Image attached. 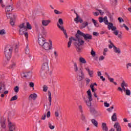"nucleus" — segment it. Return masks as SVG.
Instances as JSON below:
<instances>
[{
	"label": "nucleus",
	"instance_id": "41",
	"mask_svg": "<svg viewBox=\"0 0 131 131\" xmlns=\"http://www.w3.org/2000/svg\"><path fill=\"white\" fill-rule=\"evenodd\" d=\"M58 23L59 25H63V19L62 18H59L58 19Z\"/></svg>",
	"mask_w": 131,
	"mask_h": 131
},
{
	"label": "nucleus",
	"instance_id": "45",
	"mask_svg": "<svg viewBox=\"0 0 131 131\" xmlns=\"http://www.w3.org/2000/svg\"><path fill=\"white\" fill-rule=\"evenodd\" d=\"M14 92L16 93H18L19 92V86H16L14 88Z\"/></svg>",
	"mask_w": 131,
	"mask_h": 131
},
{
	"label": "nucleus",
	"instance_id": "17",
	"mask_svg": "<svg viewBox=\"0 0 131 131\" xmlns=\"http://www.w3.org/2000/svg\"><path fill=\"white\" fill-rule=\"evenodd\" d=\"M85 70L88 72L89 74L90 77H93L94 71L93 70H91L89 67L85 68Z\"/></svg>",
	"mask_w": 131,
	"mask_h": 131
},
{
	"label": "nucleus",
	"instance_id": "11",
	"mask_svg": "<svg viewBox=\"0 0 131 131\" xmlns=\"http://www.w3.org/2000/svg\"><path fill=\"white\" fill-rule=\"evenodd\" d=\"M47 42V40L45 38L41 35H39V38L38 39V42L39 45L42 47V46Z\"/></svg>",
	"mask_w": 131,
	"mask_h": 131
},
{
	"label": "nucleus",
	"instance_id": "50",
	"mask_svg": "<svg viewBox=\"0 0 131 131\" xmlns=\"http://www.w3.org/2000/svg\"><path fill=\"white\" fill-rule=\"evenodd\" d=\"M114 108V105L112 106L111 107L109 108H107V111H108L109 112H111L112 111V110Z\"/></svg>",
	"mask_w": 131,
	"mask_h": 131
},
{
	"label": "nucleus",
	"instance_id": "22",
	"mask_svg": "<svg viewBox=\"0 0 131 131\" xmlns=\"http://www.w3.org/2000/svg\"><path fill=\"white\" fill-rule=\"evenodd\" d=\"M37 97V95L35 93H34V94H31L29 96V99H32L34 100H35L36 98Z\"/></svg>",
	"mask_w": 131,
	"mask_h": 131
},
{
	"label": "nucleus",
	"instance_id": "49",
	"mask_svg": "<svg viewBox=\"0 0 131 131\" xmlns=\"http://www.w3.org/2000/svg\"><path fill=\"white\" fill-rule=\"evenodd\" d=\"M54 54L55 58H57L58 56V54L56 51H54Z\"/></svg>",
	"mask_w": 131,
	"mask_h": 131
},
{
	"label": "nucleus",
	"instance_id": "40",
	"mask_svg": "<svg viewBox=\"0 0 131 131\" xmlns=\"http://www.w3.org/2000/svg\"><path fill=\"white\" fill-rule=\"evenodd\" d=\"M25 53L26 54H29V48L28 45H27V47H26V48L25 49Z\"/></svg>",
	"mask_w": 131,
	"mask_h": 131
},
{
	"label": "nucleus",
	"instance_id": "15",
	"mask_svg": "<svg viewBox=\"0 0 131 131\" xmlns=\"http://www.w3.org/2000/svg\"><path fill=\"white\" fill-rule=\"evenodd\" d=\"M8 126H9L10 131H13L14 130H15V129H16L15 124L14 123H12L11 122H9Z\"/></svg>",
	"mask_w": 131,
	"mask_h": 131
},
{
	"label": "nucleus",
	"instance_id": "51",
	"mask_svg": "<svg viewBox=\"0 0 131 131\" xmlns=\"http://www.w3.org/2000/svg\"><path fill=\"white\" fill-rule=\"evenodd\" d=\"M48 86H46V85H45L43 87V92H47L48 91Z\"/></svg>",
	"mask_w": 131,
	"mask_h": 131
},
{
	"label": "nucleus",
	"instance_id": "48",
	"mask_svg": "<svg viewBox=\"0 0 131 131\" xmlns=\"http://www.w3.org/2000/svg\"><path fill=\"white\" fill-rule=\"evenodd\" d=\"M52 83L53 84H55V83H57V80L56 78L52 79Z\"/></svg>",
	"mask_w": 131,
	"mask_h": 131
},
{
	"label": "nucleus",
	"instance_id": "63",
	"mask_svg": "<svg viewBox=\"0 0 131 131\" xmlns=\"http://www.w3.org/2000/svg\"><path fill=\"white\" fill-rule=\"evenodd\" d=\"M111 30L112 31H116V30H117V28L115 26H114V25L112 26V27L111 28Z\"/></svg>",
	"mask_w": 131,
	"mask_h": 131
},
{
	"label": "nucleus",
	"instance_id": "54",
	"mask_svg": "<svg viewBox=\"0 0 131 131\" xmlns=\"http://www.w3.org/2000/svg\"><path fill=\"white\" fill-rule=\"evenodd\" d=\"M120 27H121V28L124 27L126 30H127V31L129 30V28L124 24H123V26H120Z\"/></svg>",
	"mask_w": 131,
	"mask_h": 131
},
{
	"label": "nucleus",
	"instance_id": "29",
	"mask_svg": "<svg viewBox=\"0 0 131 131\" xmlns=\"http://www.w3.org/2000/svg\"><path fill=\"white\" fill-rule=\"evenodd\" d=\"M16 67V62H12V64L10 66V69H14Z\"/></svg>",
	"mask_w": 131,
	"mask_h": 131
},
{
	"label": "nucleus",
	"instance_id": "20",
	"mask_svg": "<svg viewBox=\"0 0 131 131\" xmlns=\"http://www.w3.org/2000/svg\"><path fill=\"white\" fill-rule=\"evenodd\" d=\"M47 74H46V71L45 70L41 69L40 71V75L42 78H45L46 77Z\"/></svg>",
	"mask_w": 131,
	"mask_h": 131
},
{
	"label": "nucleus",
	"instance_id": "1",
	"mask_svg": "<svg viewBox=\"0 0 131 131\" xmlns=\"http://www.w3.org/2000/svg\"><path fill=\"white\" fill-rule=\"evenodd\" d=\"M72 41H74V45L75 47L77 52L78 53H81L82 52V48L81 47L82 45V41L81 40H79L77 36H76L75 37H71L69 38V41L68 43V48H70L71 47V44H72Z\"/></svg>",
	"mask_w": 131,
	"mask_h": 131
},
{
	"label": "nucleus",
	"instance_id": "12",
	"mask_svg": "<svg viewBox=\"0 0 131 131\" xmlns=\"http://www.w3.org/2000/svg\"><path fill=\"white\" fill-rule=\"evenodd\" d=\"M57 26L59 29H60L62 31H63V33L66 36V38H68V34L67 33V31L65 30L63 25H59V24H57Z\"/></svg>",
	"mask_w": 131,
	"mask_h": 131
},
{
	"label": "nucleus",
	"instance_id": "57",
	"mask_svg": "<svg viewBox=\"0 0 131 131\" xmlns=\"http://www.w3.org/2000/svg\"><path fill=\"white\" fill-rule=\"evenodd\" d=\"M88 25V22H84L82 24V26L83 28H85V27H86Z\"/></svg>",
	"mask_w": 131,
	"mask_h": 131
},
{
	"label": "nucleus",
	"instance_id": "3",
	"mask_svg": "<svg viewBox=\"0 0 131 131\" xmlns=\"http://www.w3.org/2000/svg\"><path fill=\"white\" fill-rule=\"evenodd\" d=\"M76 37H77L79 40H81L82 41L81 47L83 46L84 43V41L83 40L82 37L84 38L85 41L88 42H89L90 40L92 39V35L88 33L85 34L79 30L77 31V33L76 34Z\"/></svg>",
	"mask_w": 131,
	"mask_h": 131
},
{
	"label": "nucleus",
	"instance_id": "52",
	"mask_svg": "<svg viewBox=\"0 0 131 131\" xmlns=\"http://www.w3.org/2000/svg\"><path fill=\"white\" fill-rule=\"evenodd\" d=\"M114 47H115V46H114V45L113 43H111V45H108V48L109 49H112L113 48V49H114Z\"/></svg>",
	"mask_w": 131,
	"mask_h": 131
},
{
	"label": "nucleus",
	"instance_id": "6",
	"mask_svg": "<svg viewBox=\"0 0 131 131\" xmlns=\"http://www.w3.org/2000/svg\"><path fill=\"white\" fill-rule=\"evenodd\" d=\"M19 34H20V35H23L24 34L25 36L27 39L28 33L27 32V29L26 27L25 26V23H23L20 24L19 26Z\"/></svg>",
	"mask_w": 131,
	"mask_h": 131
},
{
	"label": "nucleus",
	"instance_id": "4",
	"mask_svg": "<svg viewBox=\"0 0 131 131\" xmlns=\"http://www.w3.org/2000/svg\"><path fill=\"white\" fill-rule=\"evenodd\" d=\"M42 67L41 70H45L46 74L49 73V59L47 55H43L42 59Z\"/></svg>",
	"mask_w": 131,
	"mask_h": 131
},
{
	"label": "nucleus",
	"instance_id": "56",
	"mask_svg": "<svg viewBox=\"0 0 131 131\" xmlns=\"http://www.w3.org/2000/svg\"><path fill=\"white\" fill-rule=\"evenodd\" d=\"M119 31L118 30H115L114 32H113V33L114 34H115V35H118L119 34Z\"/></svg>",
	"mask_w": 131,
	"mask_h": 131
},
{
	"label": "nucleus",
	"instance_id": "38",
	"mask_svg": "<svg viewBox=\"0 0 131 131\" xmlns=\"http://www.w3.org/2000/svg\"><path fill=\"white\" fill-rule=\"evenodd\" d=\"M90 88H91V90L92 91V92L93 93H95V92L96 91V89H94V85L92 84L91 85H90Z\"/></svg>",
	"mask_w": 131,
	"mask_h": 131
},
{
	"label": "nucleus",
	"instance_id": "64",
	"mask_svg": "<svg viewBox=\"0 0 131 131\" xmlns=\"http://www.w3.org/2000/svg\"><path fill=\"white\" fill-rule=\"evenodd\" d=\"M46 115L45 114L44 115H43V116H42L41 119H42V120H45V119H46Z\"/></svg>",
	"mask_w": 131,
	"mask_h": 131
},
{
	"label": "nucleus",
	"instance_id": "13",
	"mask_svg": "<svg viewBox=\"0 0 131 131\" xmlns=\"http://www.w3.org/2000/svg\"><path fill=\"white\" fill-rule=\"evenodd\" d=\"M57 26L59 29H60L62 31H63V33L66 36V38H68V34L67 33V31L65 30L63 25H59V24H57Z\"/></svg>",
	"mask_w": 131,
	"mask_h": 131
},
{
	"label": "nucleus",
	"instance_id": "35",
	"mask_svg": "<svg viewBox=\"0 0 131 131\" xmlns=\"http://www.w3.org/2000/svg\"><path fill=\"white\" fill-rule=\"evenodd\" d=\"M18 99V97L17 95H15L14 96H13L11 99H10V101H15L16 100Z\"/></svg>",
	"mask_w": 131,
	"mask_h": 131
},
{
	"label": "nucleus",
	"instance_id": "33",
	"mask_svg": "<svg viewBox=\"0 0 131 131\" xmlns=\"http://www.w3.org/2000/svg\"><path fill=\"white\" fill-rule=\"evenodd\" d=\"M47 31H46L45 29H43L42 30V32H41V33L40 34V35H42V36L44 37V36L47 35Z\"/></svg>",
	"mask_w": 131,
	"mask_h": 131
},
{
	"label": "nucleus",
	"instance_id": "9",
	"mask_svg": "<svg viewBox=\"0 0 131 131\" xmlns=\"http://www.w3.org/2000/svg\"><path fill=\"white\" fill-rule=\"evenodd\" d=\"M52 41H50V43L48 42H46L45 44L42 46V48L45 50L47 52L50 51L52 49Z\"/></svg>",
	"mask_w": 131,
	"mask_h": 131
},
{
	"label": "nucleus",
	"instance_id": "39",
	"mask_svg": "<svg viewBox=\"0 0 131 131\" xmlns=\"http://www.w3.org/2000/svg\"><path fill=\"white\" fill-rule=\"evenodd\" d=\"M6 34V31L4 29L0 30V35H4Z\"/></svg>",
	"mask_w": 131,
	"mask_h": 131
},
{
	"label": "nucleus",
	"instance_id": "62",
	"mask_svg": "<svg viewBox=\"0 0 131 131\" xmlns=\"http://www.w3.org/2000/svg\"><path fill=\"white\" fill-rule=\"evenodd\" d=\"M29 84H30V88H34V84L33 82H30Z\"/></svg>",
	"mask_w": 131,
	"mask_h": 131
},
{
	"label": "nucleus",
	"instance_id": "32",
	"mask_svg": "<svg viewBox=\"0 0 131 131\" xmlns=\"http://www.w3.org/2000/svg\"><path fill=\"white\" fill-rule=\"evenodd\" d=\"M91 121L96 127H98V122L95 119H93Z\"/></svg>",
	"mask_w": 131,
	"mask_h": 131
},
{
	"label": "nucleus",
	"instance_id": "28",
	"mask_svg": "<svg viewBox=\"0 0 131 131\" xmlns=\"http://www.w3.org/2000/svg\"><path fill=\"white\" fill-rule=\"evenodd\" d=\"M79 60L80 62H81L82 64H85L86 63L85 58H83V57H80Z\"/></svg>",
	"mask_w": 131,
	"mask_h": 131
},
{
	"label": "nucleus",
	"instance_id": "55",
	"mask_svg": "<svg viewBox=\"0 0 131 131\" xmlns=\"http://www.w3.org/2000/svg\"><path fill=\"white\" fill-rule=\"evenodd\" d=\"M91 55L93 57H95L96 56V53L93 50H92Z\"/></svg>",
	"mask_w": 131,
	"mask_h": 131
},
{
	"label": "nucleus",
	"instance_id": "18",
	"mask_svg": "<svg viewBox=\"0 0 131 131\" xmlns=\"http://www.w3.org/2000/svg\"><path fill=\"white\" fill-rule=\"evenodd\" d=\"M114 127L116 128L117 131H121V127L118 122L115 123Z\"/></svg>",
	"mask_w": 131,
	"mask_h": 131
},
{
	"label": "nucleus",
	"instance_id": "25",
	"mask_svg": "<svg viewBox=\"0 0 131 131\" xmlns=\"http://www.w3.org/2000/svg\"><path fill=\"white\" fill-rule=\"evenodd\" d=\"M73 64H74V70L75 72L76 73H77V72H79V69H78L77 64L76 62H74Z\"/></svg>",
	"mask_w": 131,
	"mask_h": 131
},
{
	"label": "nucleus",
	"instance_id": "16",
	"mask_svg": "<svg viewBox=\"0 0 131 131\" xmlns=\"http://www.w3.org/2000/svg\"><path fill=\"white\" fill-rule=\"evenodd\" d=\"M51 21L50 20H42L41 24L43 26L47 27L51 23Z\"/></svg>",
	"mask_w": 131,
	"mask_h": 131
},
{
	"label": "nucleus",
	"instance_id": "24",
	"mask_svg": "<svg viewBox=\"0 0 131 131\" xmlns=\"http://www.w3.org/2000/svg\"><path fill=\"white\" fill-rule=\"evenodd\" d=\"M113 50L115 53H118V54L121 53V50L119 48H117L116 46H114Z\"/></svg>",
	"mask_w": 131,
	"mask_h": 131
},
{
	"label": "nucleus",
	"instance_id": "42",
	"mask_svg": "<svg viewBox=\"0 0 131 131\" xmlns=\"http://www.w3.org/2000/svg\"><path fill=\"white\" fill-rule=\"evenodd\" d=\"M48 126H49V128L51 129H53L55 128V126L54 125H52V124L51 123H48Z\"/></svg>",
	"mask_w": 131,
	"mask_h": 131
},
{
	"label": "nucleus",
	"instance_id": "21",
	"mask_svg": "<svg viewBox=\"0 0 131 131\" xmlns=\"http://www.w3.org/2000/svg\"><path fill=\"white\" fill-rule=\"evenodd\" d=\"M76 18H74V20L76 21V23H78V22L82 23L83 22V20L81 18H79V16L77 13H76Z\"/></svg>",
	"mask_w": 131,
	"mask_h": 131
},
{
	"label": "nucleus",
	"instance_id": "53",
	"mask_svg": "<svg viewBox=\"0 0 131 131\" xmlns=\"http://www.w3.org/2000/svg\"><path fill=\"white\" fill-rule=\"evenodd\" d=\"M104 106L106 107H108L110 106V104L107 102L105 101L104 102Z\"/></svg>",
	"mask_w": 131,
	"mask_h": 131
},
{
	"label": "nucleus",
	"instance_id": "37",
	"mask_svg": "<svg viewBox=\"0 0 131 131\" xmlns=\"http://www.w3.org/2000/svg\"><path fill=\"white\" fill-rule=\"evenodd\" d=\"M1 126L3 128H6V124H5V121H3L1 122Z\"/></svg>",
	"mask_w": 131,
	"mask_h": 131
},
{
	"label": "nucleus",
	"instance_id": "8",
	"mask_svg": "<svg viewBox=\"0 0 131 131\" xmlns=\"http://www.w3.org/2000/svg\"><path fill=\"white\" fill-rule=\"evenodd\" d=\"M76 73V78L78 81H81L84 78V74L81 68L79 69V72Z\"/></svg>",
	"mask_w": 131,
	"mask_h": 131
},
{
	"label": "nucleus",
	"instance_id": "14",
	"mask_svg": "<svg viewBox=\"0 0 131 131\" xmlns=\"http://www.w3.org/2000/svg\"><path fill=\"white\" fill-rule=\"evenodd\" d=\"M98 20L99 21V23H100L104 22L105 25L108 24V19H107V16H105L104 18L100 17L98 18Z\"/></svg>",
	"mask_w": 131,
	"mask_h": 131
},
{
	"label": "nucleus",
	"instance_id": "26",
	"mask_svg": "<svg viewBox=\"0 0 131 131\" xmlns=\"http://www.w3.org/2000/svg\"><path fill=\"white\" fill-rule=\"evenodd\" d=\"M48 100H49V105L51 106V103H52V97H51V92H48Z\"/></svg>",
	"mask_w": 131,
	"mask_h": 131
},
{
	"label": "nucleus",
	"instance_id": "59",
	"mask_svg": "<svg viewBox=\"0 0 131 131\" xmlns=\"http://www.w3.org/2000/svg\"><path fill=\"white\" fill-rule=\"evenodd\" d=\"M118 20H119V21L120 23H122V22L124 21V20H123V19H122V18H121V17H119V18H118Z\"/></svg>",
	"mask_w": 131,
	"mask_h": 131
},
{
	"label": "nucleus",
	"instance_id": "46",
	"mask_svg": "<svg viewBox=\"0 0 131 131\" xmlns=\"http://www.w3.org/2000/svg\"><path fill=\"white\" fill-rule=\"evenodd\" d=\"M54 12L56 14H61L62 12H59V11L57 10V9H54Z\"/></svg>",
	"mask_w": 131,
	"mask_h": 131
},
{
	"label": "nucleus",
	"instance_id": "2",
	"mask_svg": "<svg viewBox=\"0 0 131 131\" xmlns=\"http://www.w3.org/2000/svg\"><path fill=\"white\" fill-rule=\"evenodd\" d=\"M13 48L10 45H7L4 49L5 59H4V65L7 64L10 60Z\"/></svg>",
	"mask_w": 131,
	"mask_h": 131
},
{
	"label": "nucleus",
	"instance_id": "19",
	"mask_svg": "<svg viewBox=\"0 0 131 131\" xmlns=\"http://www.w3.org/2000/svg\"><path fill=\"white\" fill-rule=\"evenodd\" d=\"M21 77H31L32 76V74L30 72L28 73H23L21 74Z\"/></svg>",
	"mask_w": 131,
	"mask_h": 131
},
{
	"label": "nucleus",
	"instance_id": "23",
	"mask_svg": "<svg viewBox=\"0 0 131 131\" xmlns=\"http://www.w3.org/2000/svg\"><path fill=\"white\" fill-rule=\"evenodd\" d=\"M101 127L103 131H108V127H107V125L105 123H102Z\"/></svg>",
	"mask_w": 131,
	"mask_h": 131
},
{
	"label": "nucleus",
	"instance_id": "44",
	"mask_svg": "<svg viewBox=\"0 0 131 131\" xmlns=\"http://www.w3.org/2000/svg\"><path fill=\"white\" fill-rule=\"evenodd\" d=\"M81 119L82 121H86V119H85V117L84 116L83 113H81Z\"/></svg>",
	"mask_w": 131,
	"mask_h": 131
},
{
	"label": "nucleus",
	"instance_id": "34",
	"mask_svg": "<svg viewBox=\"0 0 131 131\" xmlns=\"http://www.w3.org/2000/svg\"><path fill=\"white\" fill-rule=\"evenodd\" d=\"M91 113L95 117L98 116L96 115L97 114V111H95V110H91Z\"/></svg>",
	"mask_w": 131,
	"mask_h": 131
},
{
	"label": "nucleus",
	"instance_id": "31",
	"mask_svg": "<svg viewBox=\"0 0 131 131\" xmlns=\"http://www.w3.org/2000/svg\"><path fill=\"white\" fill-rule=\"evenodd\" d=\"M107 28L108 30H111L114 25L113 23H108V20H107Z\"/></svg>",
	"mask_w": 131,
	"mask_h": 131
},
{
	"label": "nucleus",
	"instance_id": "58",
	"mask_svg": "<svg viewBox=\"0 0 131 131\" xmlns=\"http://www.w3.org/2000/svg\"><path fill=\"white\" fill-rule=\"evenodd\" d=\"M91 80L89 78H86V84H89L90 83Z\"/></svg>",
	"mask_w": 131,
	"mask_h": 131
},
{
	"label": "nucleus",
	"instance_id": "61",
	"mask_svg": "<svg viewBox=\"0 0 131 131\" xmlns=\"http://www.w3.org/2000/svg\"><path fill=\"white\" fill-rule=\"evenodd\" d=\"M105 57L103 56H100V57H99V61H102L104 59Z\"/></svg>",
	"mask_w": 131,
	"mask_h": 131
},
{
	"label": "nucleus",
	"instance_id": "47",
	"mask_svg": "<svg viewBox=\"0 0 131 131\" xmlns=\"http://www.w3.org/2000/svg\"><path fill=\"white\" fill-rule=\"evenodd\" d=\"M78 108H79V112L81 114H82L83 113V110H82V106L81 105L78 106Z\"/></svg>",
	"mask_w": 131,
	"mask_h": 131
},
{
	"label": "nucleus",
	"instance_id": "36",
	"mask_svg": "<svg viewBox=\"0 0 131 131\" xmlns=\"http://www.w3.org/2000/svg\"><path fill=\"white\" fill-rule=\"evenodd\" d=\"M93 23L94 24V25L96 27H99V24L94 19H92Z\"/></svg>",
	"mask_w": 131,
	"mask_h": 131
},
{
	"label": "nucleus",
	"instance_id": "5",
	"mask_svg": "<svg viewBox=\"0 0 131 131\" xmlns=\"http://www.w3.org/2000/svg\"><path fill=\"white\" fill-rule=\"evenodd\" d=\"M88 97H83V100L88 107H91L93 97L90 90L87 91Z\"/></svg>",
	"mask_w": 131,
	"mask_h": 131
},
{
	"label": "nucleus",
	"instance_id": "7",
	"mask_svg": "<svg viewBox=\"0 0 131 131\" xmlns=\"http://www.w3.org/2000/svg\"><path fill=\"white\" fill-rule=\"evenodd\" d=\"M121 86L122 88H123V91L125 93L126 95L127 96H130L131 94L130 91L127 89H125V87L128 86V84L125 83V81H124V80L122 81V82L121 84Z\"/></svg>",
	"mask_w": 131,
	"mask_h": 131
},
{
	"label": "nucleus",
	"instance_id": "60",
	"mask_svg": "<svg viewBox=\"0 0 131 131\" xmlns=\"http://www.w3.org/2000/svg\"><path fill=\"white\" fill-rule=\"evenodd\" d=\"M93 35H94L95 36H98L99 35V33L97 32H93Z\"/></svg>",
	"mask_w": 131,
	"mask_h": 131
},
{
	"label": "nucleus",
	"instance_id": "27",
	"mask_svg": "<svg viewBox=\"0 0 131 131\" xmlns=\"http://www.w3.org/2000/svg\"><path fill=\"white\" fill-rule=\"evenodd\" d=\"M6 90V88L4 84H2L0 86V93H3Z\"/></svg>",
	"mask_w": 131,
	"mask_h": 131
},
{
	"label": "nucleus",
	"instance_id": "30",
	"mask_svg": "<svg viewBox=\"0 0 131 131\" xmlns=\"http://www.w3.org/2000/svg\"><path fill=\"white\" fill-rule=\"evenodd\" d=\"M117 119L116 113H114L112 116V120L113 121H116Z\"/></svg>",
	"mask_w": 131,
	"mask_h": 131
},
{
	"label": "nucleus",
	"instance_id": "10",
	"mask_svg": "<svg viewBox=\"0 0 131 131\" xmlns=\"http://www.w3.org/2000/svg\"><path fill=\"white\" fill-rule=\"evenodd\" d=\"M13 0H10V5H7L6 7L5 11L6 13H11L13 10Z\"/></svg>",
	"mask_w": 131,
	"mask_h": 131
},
{
	"label": "nucleus",
	"instance_id": "43",
	"mask_svg": "<svg viewBox=\"0 0 131 131\" xmlns=\"http://www.w3.org/2000/svg\"><path fill=\"white\" fill-rule=\"evenodd\" d=\"M26 28H27V29H28L31 30L32 29V27L29 23H26Z\"/></svg>",
	"mask_w": 131,
	"mask_h": 131
}]
</instances>
